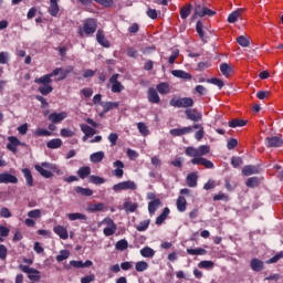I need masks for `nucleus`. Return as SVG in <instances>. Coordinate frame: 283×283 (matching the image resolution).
Instances as JSON below:
<instances>
[{
	"label": "nucleus",
	"mask_w": 283,
	"mask_h": 283,
	"mask_svg": "<svg viewBox=\"0 0 283 283\" xmlns=\"http://www.w3.org/2000/svg\"><path fill=\"white\" fill-rule=\"evenodd\" d=\"M90 174H92V168H90V166L81 167V168L77 170V176H78L82 180H85V178H87V176H90Z\"/></svg>",
	"instance_id": "f704fd0d"
},
{
	"label": "nucleus",
	"mask_w": 283,
	"mask_h": 283,
	"mask_svg": "<svg viewBox=\"0 0 283 283\" xmlns=\"http://www.w3.org/2000/svg\"><path fill=\"white\" fill-rule=\"evenodd\" d=\"M86 211H90L91 213H96V211H107V207L105 203H90L87 206Z\"/></svg>",
	"instance_id": "412c9836"
},
{
	"label": "nucleus",
	"mask_w": 283,
	"mask_h": 283,
	"mask_svg": "<svg viewBox=\"0 0 283 283\" xmlns=\"http://www.w3.org/2000/svg\"><path fill=\"white\" fill-rule=\"evenodd\" d=\"M60 134L62 138H72L74 136V132L70 128H62Z\"/></svg>",
	"instance_id": "13d9d810"
},
{
	"label": "nucleus",
	"mask_w": 283,
	"mask_h": 283,
	"mask_svg": "<svg viewBox=\"0 0 283 283\" xmlns=\"http://www.w3.org/2000/svg\"><path fill=\"white\" fill-rule=\"evenodd\" d=\"M41 216H42L41 209H34L28 212V218H31L32 220H39Z\"/></svg>",
	"instance_id": "3c124183"
},
{
	"label": "nucleus",
	"mask_w": 283,
	"mask_h": 283,
	"mask_svg": "<svg viewBox=\"0 0 283 283\" xmlns=\"http://www.w3.org/2000/svg\"><path fill=\"white\" fill-rule=\"evenodd\" d=\"M191 132H193V127L191 126L170 129L171 136H185L186 134H191Z\"/></svg>",
	"instance_id": "6ab92c4d"
},
{
	"label": "nucleus",
	"mask_w": 283,
	"mask_h": 283,
	"mask_svg": "<svg viewBox=\"0 0 283 283\" xmlns=\"http://www.w3.org/2000/svg\"><path fill=\"white\" fill-rule=\"evenodd\" d=\"M48 10L51 17H59V12L61 11L59 7V0H50V6Z\"/></svg>",
	"instance_id": "aec40b11"
},
{
	"label": "nucleus",
	"mask_w": 283,
	"mask_h": 283,
	"mask_svg": "<svg viewBox=\"0 0 283 283\" xmlns=\"http://www.w3.org/2000/svg\"><path fill=\"white\" fill-rule=\"evenodd\" d=\"M243 176H253V174H260V170L255 166H245L242 169Z\"/></svg>",
	"instance_id": "4c0bfd02"
},
{
	"label": "nucleus",
	"mask_w": 283,
	"mask_h": 283,
	"mask_svg": "<svg viewBox=\"0 0 283 283\" xmlns=\"http://www.w3.org/2000/svg\"><path fill=\"white\" fill-rule=\"evenodd\" d=\"M10 61V54L8 52H0V65H6Z\"/></svg>",
	"instance_id": "680f3d73"
},
{
	"label": "nucleus",
	"mask_w": 283,
	"mask_h": 283,
	"mask_svg": "<svg viewBox=\"0 0 283 283\" xmlns=\"http://www.w3.org/2000/svg\"><path fill=\"white\" fill-rule=\"evenodd\" d=\"M241 14H242V10L233 11L228 17V23H235V21H238V19H240Z\"/></svg>",
	"instance_id": "49530a36"
},
{
	"label": "nucleus",
	"mask_w": 283,
	"mask_h": 283,
	"mask_svg": "<svg viewBox=\"0 0 283 283\" xmlns=\"http://www.w3.org/2000/svg\"><path fill=\"white\" fill-rule=\"evenodd\" d=\"M81 129L86 136H94L96 134V129L92 128L87 124H82Z\"/></svg>",
	"instance_id": "a18cd8bd"
},
{
	"label": "nucleus",
	"mask_w": 283,
	"mask_h": 283,
	"mask_svg": "<svg viewBox=\"0 0 283 283\" xmlns=\"http://www.w3.org/2000/svg\"><path fill=\"white\" fill-rule=\"evenodd\" d=\"M88 182L92 185H105V178L92 175L88 177Z\"/></svg>",
	"instance_id": "de8ad7c7"
},
{
	"label": "nucleus",
	"mask_w": 283,
	"mask_h": 283,
	"mask_svg": "<svg viewBox=\"0 0 283 283\" xmlns=\"http://www.w3.org/2000/svg\"><path fill=\"white\" fill-rule=\"evenodd\" d=\"M216 11L202 7L200 3L195 4V13L192 14V20H196L197 17H214Z\"/></svg>",
	"instance_id": "39448f33"
},
{
	"label": "nucleus",
	"mask_w": 283,
	"mask_h": 283,
	"mask_svg": "<svg viewBox=\"0 0 283 283\" xmlns=\"http://www.w3.org/2000/svg\"><path fill=\"white\" fill-rule=\"evenodd\" d=\"M124 209H125V211H128L129 213H134V211H136L138 209V203L132 202V201H125Z\"/></svg>",
	"instance_id": "58836bf2"
},
{
	"label": "nucleus",
	"mask_w": 283,
	"mask_h": 283,
	"mask_svg": "<svg viewBox=\"0 0 283 283\" xmlns=\"http://www.w3.org/2000/svg\"><path fill=\"white\" fill-rule=\"evenodd\" d=\"M70 258V251L62 250L60 254L56 256L57 262H63L64 260H67Z\"/></svg>",
	"instance_id": "052dcab7"
},
{
	"label": "nucleus",
	"mask_w": 283,
	"mask_h": 283,
	"mask_svg": "<svg viewBox=\"0 0 283 283\" xmlns=\"http://www.w3.org/2000/svg\"><path fill=\"white\" fill-rule=\"evenodd\" d=\"M207 83L217 85V87H219V90H222V87H224V82H222V80H220V78H210V80H207Z\"/></svg>",
	"instance_id": "bf43d9fd"
},
{
	"label": "nucleus",
	"mask_w": 283,
	"mask_h": 283,
	"mask_svg": "<svg viewBox=\"0 0 283 283\" xmlns=\"http://www.w3.org/2000/svg\"><path fill=\"white\" fill-rule=\"evenodd\" d=\"M119 103L118 102H105V103H101V106L103 107L104 112H112V109H116L119 107Z\"/></svg>",
	"instance_id": "473e14b6"
},
{
	"label": "nucleus",
	"mask_w": 283,
	"mask_h": 283,
	"mask_svg": "<svg viewBox=\"0 0 283 283\" xmlns=\"http://www.w3.org/2000/svg\"><path fill=\"white\" fill-rule=\"evenodd\" d=\"M65 118H67V113L66 112H62V113H51L49 115V120H51V123H61L62 120H65Z\"/></svg>",
	"instance_id": "f3484780"
},
{
	"label": "nucleus",
	"mask_w": 283,
	"mask_h": 283,
	"mask_svg": "<svg viewBox=\"0 0 283 283\" xmlns=\"http://www.w3.org/2000/svg\"><path fill=\"white\" fill-rule=\"evenodd\" d=\"M75 192L76 193H80L81 196H86V197H90V196H93L94 191H92V189L90 188H83V187H75Z\"/></svg>",
	"instance_id": "37998d69"
},
{
	"label": "nucleus",
	"mask_w": 283,
	"mask_h": 283,
	"mask_svg": "<svg viewBox=\"0 0 283 283\" xmlns=\"http://www.w3.org/2000/svg\"><path fill=\"white\" fill-rule=\"evenodd\" d=\"M169 213H171V210H169V208H167V207L164 208L160 216H158L156 219V224H158V226L163 224V222H165L167 220V218H169Z\"/></svg>",
	"instance_id": "7c9ffc66"
},
{
	"label": "nucleus",
	"mask_w": 283,
	"mask_h": 283,
	"mask_svg": "<svg viewBox=\"0 0 283 283\" xmlns=\"http://www.w3.org/2000/svg\"><path fill=\"white\" fill-rule=\"evenodd\" d=\"M48 169H54V166L50 163H42L41 165H35V170L43 176V178H52V171Z\"/></svg>",
	"instance_id": "6e6552de"
},
{
	"label": "nucleus",
	"mask_w": 283,
	"mask_h": 283,
	"mask_svg": "<svg viewBox=\"0 0 283 283\" xmlns=\"http://www.w3.org/2000/svg\"><path fill=\"white\" fill-rule=\"evenodd\" d=\"M247 125V120L234 118L229 122V127L235 128V127H244Z\"/></svg>",
	"instance_id": "09e8293b"
},
{
	"label": "nucleus",
	"mask_w": 283,
	"mask_h": 283,
	"mask_svg": "<svg viewBox=\"0 0 283 283\" xmlns=\"http://www.w3.org/2000/svg\"><path fill=\"white\" fill-rule=\"evenodd\" d=\"M214 263L213 261H201L199 263V269H213Z\"/></svg>",
	"instance_id": "e2e57ef3"
},
{
	"label": "nucleus",
	"mask_w": 283,
	"mask_h": 283,
	"mask_svg": "<svg viewBox=\"0 0 283 283\" xmlns=\"http://www.w3.org/2000/svg\"><path fill=\"white\" fill-rule=\"evenodd\" d=\"M19 269L20 271H22V273H28L29 280H31L32 282H39V280H41V272L34 268H30L28 265H20Z\"/></svg>",
	"instance_id": "423d86ee"
},
{
	"label": "nucleus",
	"mask_w": 283,
	"mask_h": 283,
	"mask_svg": "<svg viewBox=\"0 0 283 283\" xmlns=\"http://www.w3.org/2000/svg\"><path fill=\"white\" fill-rule=\"evenodd\" d=\"M250 266L252 271L260 272L264 269V262L260 261V259H252L250 262Z\"/></svg>",
	"instance_id": "c756f323"
},
{
	"label": "nucleus",
	"mask_w": 283,
	"mask_h": 283,
	"mask_svg": "<svg viewBox=\"0 0 283 283\" xmlns=\"http://www.w3.org/2000/svg\"><path fill=\"white\" fill-rule=\"evenodd\" d=\"M147 98L149 103L158 105V103H160V95H158L157 88L149 87L147 92Z\"/></svg>",
	"instance_id": "ddd939ff"
},
{
	"label": "nucleus",
	"mask_w": 283,
	"mask_h": 283,
	"mask_svg": "<svg viewBox=\"0 0 283 283\" xmlns=\"http://www.w3.org/2000/svg\"><path fill=\"white\" fill-rule=\"evenodd\" d=\"M172 76H176V78H182L184 81H191L192 76L190 73H187L182 70H174L171 71Z\"/></svg>",
	"instance_id": "393cba45"
},
{
	"label": "nucleus",
	"mask_w": 283,
	"mask_h": 283,
	"mask_svg": "<svg viewBox=\"0 0 283 283\" xmlns=\"http://www.w3.org/2000/svg\"><path fill=\"white\" fill-rule=\"evenodd\" d=\"M140 255L143 258H154V255H156V251L149 247H146L140 250Z\"/></svg>",
	"instance_id": "ea45409f"
},
{
	"label": "nucleus",
	"mask_w": 283,
	"mask_h": 283,
	"mask_svg": "<svg viewBox=\"0 0 283 283\" xmlns=\"http://www.w3.org/2000/svg\"><path fill=\"white\" fill-rule=\"evenodd\" d=\"M138 186L133 180L122 181L113 186V191L118 193L120 191H136Z\"/></svg>",
	"instance_id": "20e7f679"
},
{
	"label": "nucleus",
	"mask_w": 283,
	"mask_h": 283,
	"mask_svg": "<svg viewBox=\"0 0 283 283\" xmlns=\"http://www.w3.org/2000/svg\"><path fill=\"white\" fill-rule=\"evenodd\" d=\"M19 182V178L14 175H10V172L0 174V185H17Z\"/></svg>",
	"instance_id": "9d476101"
},
{
	"label": "nucleus",
	"mask_w": 283,
	"mask_h": 283,
	"mask_svg": "<svg viewBox=\"0 0 283 283\" xmlns=\"http://www.w3.org/2000/svg\"><path fill=\"white\" fill-rule=\"evenodd\" d=\"M147 269H149V264L147 262H145V261H139L135 265V270L138 273H143V271H147Z\"/></svg>",
	"instance_id": "8fccbe9b"
},
{
	"label": "nucleus",
	"mask_w": 283,
	"mask_h": 283,
	"mask_svg": "<svg viewBox=\"0 0 283 283\" xmlns=\"http://www.w3.org/2000/svg\"><path fill=\"white\" fill-rule=\"evenodd\" d=\"M113 167L115 168L113 171V176H115V178H123L124 174H125V164L120 160H116L113 164Z\"/></svg>",
	"instance_id": "4468645a"
},
{
	"label": "nucleus",
	"mask_w": 283,
	"mask_h": 283,
	"mask_svg": "<svg viewBox=\"0 0 283 283\" xmlns=\"http://www.w3.org/2000/svg\"><path fill=\"white\" fill-rule=\"evenodd\" d=\"M8 235H10V228L6 226H0V237L8 238Z\"/></svg>",
	"instance_id": "0e129e2a"
},
{
	"label": "nucleus",
	"mask_w": 283,
	"mask_h": 283,
	"mask_svg": "<svg viewBox=\"0 0 283 283\" xmlns=\"http://www.w3.org/2000/svg\"><path fill=\"white\" fill-rule=\"evenodd\" d=\"M192 7L191 4H186L180 9V17L181 19H187L189 14H191Z\"/></svg>",
	"instance_id": "a19ab883"
},
{
	"label": "nucleus",
	"mask_w": 283,
	"mask_h": 283,
	"mask_svg": "<svg viewBox=\"0 0 283 283\" xmlns=\"http://www.w3.org/2000/svg\"><path fill=\"white\" fill-rule=\"evenodd\" d=\"M74 70V67H69V69H61V67H57L55 70H53V72H56L57 71V81H64V78H67V75L70 74V72H72Z\"/></svg>",
	"instance_id": "cd10ccee"
},
{
	"label": "nucleus",
	"mask_w": 283,
	"mask_h": 283,
	"mask_svg": "<svg viewBox=\"0 0 283 283\" xmlns=\"http://www.w3.org/2000/svg\"><path fill=\"white\" fill-rule=\"evenodd\" d=\"M156 90L158 91L159 94L165 96L171 92V85H169V83L167 82H161L157 84Z\"/></svg>",
	"instance_id": "4be33fe9"
},
{
	"label": "nucleus",
	"mask_w": 283,
	"mask_h": 283,
	"mask_svg": "<svg viewBox=\"0 0 283 283\" xmlns=\"http://www.w3.org/2000/svg\"><path fill=\"white\" fill-rule=\"evenodd\" d=\"M54 76H59V71H53L50 74L35 78L34 83H36L38 85H50V83H52V77Z\"/></svg>",
	"instance_id": "9b49d317"
},
{
	"label": "nucleus",
	"mask_w": 283,
	"mask_h": 283,
	"mask_svg": "<svg viewBox=\"0 0 283 283\" xmlns=\"http://www.w3.org/2000/svg\"><path fill=\"white\" fill-rule=\"evenodd\" d=\"M38 90L40 93H42L43 96H48V94H51L53 88H52V85L45 84V85L39 86Z\"/></svg>",
	"instance_id": "603ef678"
},
{
	"label": "nucleus",
	"mask_w": 283,
	"mask_h": 283,
	"mask_svg": "<svg viewBox=\"0 0 283 283\" xmlns=\"http://www.w3.org/2000/svg\"><path fill=\"white\" fill-rule=\"evenodd\" d=\"M237 43H239L241 48H249V45H251V42L244 35L237 38Z\"/></svg>",
	"instance_id": "864d4df0"
},
{
	"label": "nucleus",
	"mask_w": 283,
	"mask_h": 283,
	"mask_svg": "<svg viewBox=\"0 0 283 283\" xmlns=\"http://www.w3.org/2000/svg\"><path fill=\"white\" fill-rule=\"evenodd\" d=\"M96 280V276L94 274L86 275L81 279V283H92Z\"/></svg>",
	"instance_id": "774afa93"
},
{
	"label": "nucleus",
	"mask_w": 283,
	"mask_h": 283,
	"mask_svg": "<svg viewBox=\"0 0 283 283\" xmlns=\"http://www.w3.org/2000/svg\"><path fill=\"white\" fill-rule=\"evenodd\" d=\"M98 227H104L103 233L106 235V238H109L118 231V226H116V222L109 217H106L102 220V222L98 223Z\"/></svg>",
	"instance_id": "7ed1b4c3"
},
{
	"label": "nucleus",
	"mask_w": 283,
	"mask_h": 283,
	"mask_svg": "<svg viewBox=\"0 0 283 283\" xmlns=\"http://www.w3.org/2000/svg\"><path fill=\"white\" fill-rule=\"evenodd\" d=\"M34 136H52V132L45 128H38L34 130Z\"/></svg>",
	"instance_id": "4d7b16f0"
},
{
	"label": "nucleus",
	"mask_w": 283,
	"mask_h": 283,
	"mask_svg": "<svg viewBox=\"0 0 283 283\" xmlns=\"http://www.w3.org/2000/svg\"><path fill=\"white\" fill-rule=\"evenodd\" d=\"M96 41L103 48H109V42L105 39V32L103 30H98L96 33Z\"/></svg>",
	"instance_id": "c85d7f7f"
},
{
	"label": "nucleus",
	"mask_w": 283,
	"mask_h": 283,
	"mask_svg": "<svg viewBox=\"0 0 283 283\" xmlns=\"http://www.w3.org/2000/svg\"><path fill=\"white\" fill-rule=\"evenodd\" d=\"M170 165H172V167H177L178 169L182 168V158L176 157L170 161Z\"/></svg>",
	"instance_id": "338daca9"
},
{
	"label": "nucleus",
	"mask_w": 283,
	"mask_h": 283,
	"mask_svg": "<svg viewBox=\"0 0 283 283\" xmlns=\"http://www.w3.org/2000/svg\"><path fill=\"white\" fill-rule=\"evenodd\" d=\"M211 151V147L209 145H201L198 148L193 146H189L186 148L185 154L189 158H192L190 160L191 165H201V167H205L206 169H213L214 165L211 160L202 157L207 156Z\"/></svg>",
	"instance_id": "f257e3e1"
},
{
	"label": "nucleus",
	"mask_w": 283,
	"mask_h": 283,
	"mask_svg": "<svg viewBox=\"0 0 283 283\" xmlns=\"http://www.w3.org/2000/svg\"><path fill=\"white\" fill-rule=\"evenodd\" d=\"M177 211L185 213L187 211V199L184 196H179L176 202Z\"/></svg>",
	"instance_id": "b1692460"
},
{
	"label": "nucleus",
	"mask_w": 283,
	"mask_h": 283,
	"mask_svg": "<svg viewBox=\"0 0 283 283\" xmlns=\"http://www.w3.org/2000/svg\"><path fill=\"white\" fill-rule=\"evenodd\" d=\"M8 145H7V149L9 151H12V154H17V148L21 147V145H23L21 143V140H19V138H17L15 136H10L8 137Z\"/></svg>",
	"instance_id": "f8f14e48"
},
{
	"label": "nucleus",
	"mask_w": 283,
	"mask_h": 283,
	"mask_svg": "<svg viewBox=\"0 0 283 283\" xmlns=\"http://www.w3.org/2000/svg\"><path fill=\"white\" fill-rule=\"evenodd\" d=\"M151 221L149 219L140 221L138 226H136L137 231H147L149 229V223Z\"/></svg>",
	"instance_id": "5fc2aeb1"
},
{
	"label": "nucleus",
	"mask_w": 283,
	"mask_h": 283,
	"mask_svg": "<svg viewBox=\"0 0 283 283\" xmlns=\"http://www.w3.org/2000/svg\"><path fill=\"white\" fill-rule=\"evenodd\" d=\"M118 76H120L118 73L113 74L109 78V83L112 84V92L114 94H119V92H123L125 90V86L120 82H118Z\"/></svg>",
	"instance_id": "1a4fd4ad"
},
{
	"label": "nucleus",
	"mask_w": 283,
	"mask_h": 283,
	"mask_svg": "<svg viewBox=\"0 0 283 283\" xmlns=\"http://www.w3.org/2000/svg\"><path fill=\"white\" fill-rule=\"evenodd\" d=\"M265 145L266 147H282L283 139L277 136L268 137L265 139Z\"/></svg>",
	"instance_id": "dca6fc26"
},
{
	"label": "nucleus",
	"mask_w": 283,
	"mask_h": 283,
	"mask_svg": "<svg viewBox=\"0 0 283 283\" xmlns=\"http://www.w3.org/2000/svg\"><path fill=\"white\" fill-rule=\"evenodd\" d=\"M0 216L1 218H12V212H10V209L4 207L0 209Z\"/></svg>",
	"instance_id": "69168bd1"
},
{
	"label": "nucleus",
	"mask_w": 283,
	"mask_h": 283,
	"mask_svg": "<svg viewBox=\"0 0 283 283\" xmlns=\"http://www.w3.org/2000/svg\"><path fill=\"white\" fill-rule=\"evenodd\" d=\"M186 182L188 185V187H198V172H190L187 177H186Z\"/></svg>",
	"instance_id": "bb28decb"
},
{
	"label": "nucleus",
	"mask_w": 283,
	"mask_h": 283,
	"mask_svg": "<svg viewBox=\"0 0 283 283\" xmlns=\"http://www.w3.org/2000/svg\"><path fill=\"white\" fill-rule=\"evenodd\" d=\"M187 254L188 255H207V250L202 248L187 249Z\"/></svg>",
	"instance_id": "79ce46f5"
},
{
	"label": "nucleus",
	"mask_w": 283,
	"mask_h": 283,
	"mask_svg": "<svg viewBox=\"0 0 283 283\" xmlns=\"http://www.w3.org/2000/svg\"><path fill=\"white\" fill-rule=\"evenodd\" d=\"M98 28V23L96 22V19L88 18L83 21V27L78 28V34L81 39H84V36H92L94 32H96Z\"/></svg>",
	"instance_id": "f03ea898"
},
{
	"label": "nucleus",
	"mask_w": 283,
	"mask_h": 283,
	"mask_svg": "<svg viewBox=\"0 0 283 283\" xmlns=\"http://www.w3.org/2000/svg\"><path fill=\"white\" fill-rule=\"evenodd\" d=\"M116 249L117 251H125V249H127L129 247V244L127 243V240L122 239L116 243Z\"/></svg>",
	"instance_id": "6e6d98bb"
},
{
	"label": "nucleus",
	"mask_w": 283,
	"mask_h": 283,
	"mask_svg": "<svg viewBox=\"0 0 283 283\" xmlns=\"http://www.w3.org/2000/svg\"><path fill=\"white\" fill-rule=\"evenodd\" d=\"M22 174L25 178L28 187H34V178L32 177V171H30L28 168H24L22 169Z\"/></svg>",
	"instance_id": "2f4dec72"
},
{
	"label": "nucleus",
	"mask_w": 283,
	"mask_h": 283,
	"mask_svg": "<svg viewBox=\"0 0 283 283\" xmlns=\"http://www.w3.org/2000/svg\"><path fill=\"white\" fill-rule=\"evenodd\" d=\"M171 107H193V98L191 97H181L172 98L170 101Z\"/></svg>",
	"instance_id": "0eeeda50"
},
{
	"label": "nucleus",
	"mask_w": 283,
	"mask_h": 283,
	"mask_svg": "<svg viewBox=\"0 0 283 283\" xmlns=\"http://www.w3.org/2000/svg\"><path fill=\"white\" fill-rule=\"evenodd\" d=\"M161 205H163V202L160 201V199H155V200L148 202V213H150V216H154V213H156V211H158V209L160 208Z\"/></svg>",
	"instance_id": "a878e982"
},
{
	"label": "nucleus",
	"mask_w": 283,
	"mask_h": 283,
	"mask_svg": "<svg viewBox=\"0 0 283 283\" xmlns=\"http://www.w3.org/2000/svg\"><path fill=\"white\" fill-rule=\"evenodd\" d=\"M137 129L142 136H149V128L147 127L146 123L139 122L137 124Z\"/></svg>",
	"instance_id": "c03bdc74"
},
{
	"label": "nucleus",
	"mask_w": 283,
	"mask_h": 283,
	"mask_svg": "<svg viewBox=\"0 0 283 283\" xmlns=\"http://www.w3.org/2000/svg\"><path fill=\"white\" fill-rule=\"evenodd\" d=\"M186 116L189 118V120H193L195 123H198V120H202V114H200L196 109L188 108L186 109Z\"/></svg>",
	"instance_id": "a211bd4d"
},
{
	"label": "nucleus",
	"mask_w": 283,
	"mask_h": 283,
	"mask_svg": "<svg viewBox=\"0 0 283 283\" xmlns=\"http://www.w3.org/2000/svg\"><path fill=\"white\" fill-rule=\"evenodd\" d=\"M105 158V153L104 151H97L93 153L90 156L91 163L97 164V163H103V159Z\"/></svg>",
	"instance_id": "72a5a7b5"
},
{
	"label": "nucleus",
	"mask_w": 283,
	"mask_h": 283,
	"mask_svg": "<svg viewBox=\"0 0 283 283\" xmlns=\"http://www.w3.org/2000/svg\"><path fill=\"white\" fill-rule=\"evenodd\" d=\"M63 145V140L60 138L51 139L46 143L49 149H59Z\"/></svg>",
	"instance_id": "e433bc0d"
},
{
	"label": "nucleus",
	"mask_w": 283,
	"mask_h": 283,
	"mask_svg": "<svg viewBox=\"0 0 283 283\" xmlns=\"http://www.w3.org/2000/svg\"><path fill=\"white\" fill-rule=\"evenodd\" d=\"M67 218L71 222H74L76 220H87V216L80 213V212H72L67 214Z\"/></svg>",
	"instance_id": "c9c22d12"
},
{
	"label": "nucleus",
	"mask_w": 283,
	"mask_h": 283,
	"mask_svg": "<svg viewBox=\"0 0 283 283\" xmlns=\"http://www.w3.org/2000/svg\"><path fill=\"white\" fill-rule=\"evenodd\" d=\"M220 72L226 78H229L233 74V65L228 64V63H222L220 65Z\"/></svg>",
	"instance_id": "5701e85b"
},
{
	"label": "nucleus",
	"mask_w": 283,
	"mask_h": 283,
	"mask_svg": "<svg viewBox=\"0 0 283 283\" xmlns=\"http://www.w3.org/2000/svg\"><path fill=\"white\" fill-rule=\"evenodd\" d=\"M53 231L61 240H67L70 238V233L67 232V228L63 226H55Z\"/></svg>",
	"instance_id": "2eb2a0df"
}]
</instances>
